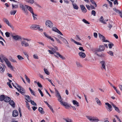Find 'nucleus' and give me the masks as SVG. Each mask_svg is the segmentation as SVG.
Masks as SVG:
<instances>
[{"instance_id":"obj_1","label":"nucleus","mask_w":122,"mask_h":122,"mask_svg":"<svg viewBox=\"0 0 122 122\" xmlns=\"http://www.w3.org/2000/svg\"><path fill=\"white\" fill-rule=\"evenodd\" d=\"M55 89L56 93V96L58 98V101L60 102L61 104L66 106V107H69L70 106L68 105V104L65 102H64L62 101L63 99L61 97L57 90L56 88Z\"/></svg>"},{"instance_id":"obj_2","label":"nucleus","mask_w":122,"mask_h":122,"mask_svg":"<svg viewBox=\"0 0 122 122\" xmlns=\"http://www.w3.org/2000/svg\"><path fill=\"white\" fill-rule=\"evenodd\" d=\"M19 6L20 8L24 11V12L25 13L26 15H27L28 14V12L27 10L25 8H26L25 5L24 6L23 4H19Z\"/></svg>"},{"instance_id":"obj_3","label":"nucleus","mask_w":122,"mask_h":122,"mask_svg":"<svg viewBox=\"0 0 122 122\" xmlns=\"http://www.w3.org/2000/svg\"><path fill=\"white\" fill-rule=\"evenodd\" d=\"M86 117L90 121L92 122H97L99 121L98 119L94 118V117H92L91 116H86Z\"/></svg>"},{"instance_id":"obj_4","label":"nucleus","mask_w":122,"mask_h":122,"mask_svg":"<svg viewBox=\"0 0 122 122\" xmlns=\"http://www.w3.org/2000/svg\"><path fill=\"white\" fill-rule=\"evenodd\" d=\"M86 117L90 121L92 122H97L99 121L98 119L94 118V117H92L91 116H86Z\"/></svg>"},{"instance_id":"obj_5","label":"nucleus","mask_w":122,"mask_h":122,"mask_svg":"<svg viewBox=\"0 0 122 122\" xmlns=\"http://www.w3.org/2000/svg\"><path fill=\"white\" fill-rule=\"evenodd\" d=\"M47 27L51 28L53 26V24L50 20H47L45 23Z\"/></svg>"},{"instance_id":"obj_6","label":"nucleus","mask_w":122,"mask_h":122,"mask_svg":"<svg viewBox=\"0 0 122 122\" xmlns=\"http://www.w3.org/2000/svg\"><path fill=\"white\" fill-rule=\"evenodd\" d=\"M3 59L6 62L8 66L9 67L11 68L12 69V66L11 65L9 61H8V59L6 58L5 57H4L3 58Z\"/></svg>"},{"instance_id":"obj_7","label":"nucleus","mask_w":122,"mask_h":122,"mask_svg":"<svg viewBox=\"0 0 122 122\" xmlns=\"http://www.w3.org/2000/svg\"><path fill=\"white\" fill-rule=\"evenodd\" d=\"M105 48V47L104 46H99V49L96 50V51L98 52H101L104 51V50Z\"/></svg>"},{"instance_id":"obj_8","label":"nucleus","mask_w":122,"mask_h":122,"mask_svg":"<svg viewBox=\"0 0 122 122\" xmlns=\"http://www.w3.org/2000/svg\"><path fill=\"white\" fill-rule=\"evenodd\" d=\"M30 28L32 30H36L39 29V28H40V27L39 25H33L30 26Z\"/></svg>"},{"instance_id":"obj_9","label":"nucleus","mask_w":122,"mask_h":122,"mask_svg":"<svg viewBox=\"0 0 122 122\" xmlns=\"http://www.w3.org/2000/svg\"><path fill=\"white\" fill-rule=\"evenodd\" d=\"M25 6L26 7V8H27L32 14H34V13L33 9L31 7L26 5H25Z\"/></svg>"},{"instance_id":"obj_10","label":"nucleus","mask_w":122,"mask_h":122,"mask_svg":"<svg viewBox=\"0 0 122 122\" xmlns=\"http://www.w3.org/2000/svg\"><path fill=\"white\" fill-rule=\"evenodd\" d=\"M105 104L107 105L108 107V111L110 112L112 110V106L108 102H106L105 103Z\"/></svg>"},{"instance_id":"obj_11","label":"nucleus","mask_w":122,"mask_h":122,"mask_svg":"<svg viewBox=\"0 0 122 122\" xmlns=\"http://www.w3.org/2000/svg\"><path fill=\"white\" fill-rule=\"evenodd\" d=\"M80 7L82 11L83 12L86 13V12L87 10L83 5H81Z\"/></svg>"},{"instance_id":"obj_12","label":"nucleus","mask_w":122,"mask_h":122,"mask_svg":"<svg viewBox=\"0 0 122 122\" xmlns=\"http://www.w3.org/2000/svg\"><path fill=\"white\" fill-rule=\"evenodd\" d=\"M13 38L16 40H18L20 39H21V38L20 36H12Z\"/></svg>"},{"instance_id":"obj_13","label":"nucleus","mask_w":122,"mask_h":122,"mask_svg":"<svg viewBox=\"0 0 122 122\" xmlns=\"http://www.w3.org/2000/svg\"><path fill=\"white\" fill-rule=\"evenodd\" d=\"M21 44L22 46H24L25 47H27L29 46V44L27 42H26L24 41H21Z\"/></svg>"},{"instance_id":"obj_14","label":"nucleus","mask_w":122,"mask_h":122,"mask_svg":"<svg viewBox=\"0 0 122 122\" xmlns=\"http://www.w3.org/2000/svg\"><path fill=\"white\" fill-rule=\"evenodd\" d=\"M79 55L81 58H84L86 56V55L82 51H81L79 53Z\"/></svg>"},{"instance_id":"obj_15","label":"nucleus","mask_w":122,"mask_h":122,"mask_svg":"<svg viewBox=\"0 0 122 122\" xmlns=\"http://www.w3.org/2000/svg\"><path fill=\"white\" fill-rule=\"evenodd\" d=\"M0 72L1 73H2L4 72L5 71V69L4 67L1 64H0Z\"/></svg>"},{"instance_id":"obj_16","label":"nucleus","mask_w":122,"mask_h":122,"mask_svg":"<svg viewBox=\"0 0 122 122\" xmlns=\"http://www.w3.org/2000/svg\"><path fill=\"white\" fill-rule=\"evenodd\" d=\"M18 115V112L16 110H14L13 111L12 115L13 117H16Z\"/></svg>"},{"instance_id":"obj_17","label":"nucleus","mask_w":122,"mask_h":122,"mask_svg":"<svg viewBox=\"0 0 122 122\" xmlns=\"http://www.w3.org/2000/svg\"><path fill=\"white\" fill-rule=\"evenodd\" d=\"M104 20V19L103 17L102 16H101V17L100 19L99 20L101 22V23L104 24H106V22L108 20H106V21H105V20L104 21H103V20Z\"/></svg>"},{"instance_id":"obj_18","label":"nucleus","mask_w":122,"mask_h":122,"mask_svg":"<svg viewBox=\"0 0 122 122\" xmlns=\"http://www.w3.org/2000/svg\"><path fill=\"white\" fill-rule=\"evenodd\" d=\"M15 85L17 86V87L18 88H19V90H20V91H21L22 92H24L25 91L24 89L21 86H19L17 84H16Z\"/></svg>"},{"instance_id":"obj_19","label":"nucleus","mask_w":122,"mask_h":122,"mask_svg":"<svg viewBox=\"0 0 122 122\" xmlns=\"http://www.w3.org/2000/svg\"><path fill=\"white\" fill-rule=\"evenodd\" d=\"M112 107L114 108L115 110L118 113L120 112L118 107H116L115 105L113 104H112Z\"/></svg>"},{"instance_id":"obj_20","label":"nucleus","mask_w":122,"mask_h":122,"mask_svg":"<svg viewBox=\"0 0 122 122\" xmlns=\"http://www.w3.org/2000/svg\"><path fill=\"white\" fill-rule=\"evenodd\" d=\"M56 54L57 56H58L60 58H61L62 60L65 59V58L61 55L58 52H56Z\"/></svg>"},{"instance_id":"obj_21","label":"nucleus","mask_w":122,"mask_h":122,"mask_svg":"<svg viewBox=\"0 0 122 122\" xmlns=\"http://www.w3.org/2000/svg\"><path fill=\"white\" fill-rule=\"evenodd\" d=\"M98 35L99 37L100 38V39L102 40L103 42V41L105 40V37L102 35L101 34L99 33L98 34Z\"/></svg>"},{"instance_id":"obj_22","label":"nucleus","mask_w":122,"mask_h":122,"mask_svg":"<svg viewBox=\"0 0 122 122\" xmlns=\"http://www.w3.org/2000/svg\"><path fill=\"white\" fill-rule=\"evenodd\" d=\"M9 102L10 104L13 107H14L15 106V104L13 100H10Z\"/></svg>"},{"instance_id":"obj_23","label":"nucleus","mask_w":122,"mask_h":122,"mask_svg":"<svg viewBox=\"0 0 122 122\" xmlns=\"http://www.w3.org/2000/svg\"><path fill=\"white\" fill-rule=\"evenodd\" d=\"M100 63L102 65V68L104 69L105 70H106L105 66V62L104 61H101Z\"/></svg>"},{"instance_id":"obj_24","label":"nucleus","mask_w":122,"mask_h":122,"mask_svg":"<svg viewBox=\"0 0 122 122\" xmlns=\"http://www.w3.org/2000/svg\"><path fill=\"white\" fill-rule=\"evenodd\" d=\"M3 20L4 21V22L7 25H8L10 23H9V22L8 20L6 19L5 18H3Z\"/></svg>"},{"instance_id":"obj_25","label":"nucleus","mask_w":122,"mask_h":122,"mask_svg":"<svg viewBox=\"0 0 122 122\" xmlns=\"http://www.w3.org/2000/svg\"><path fill=\"white\" fill-rule=\"evenodd\" d=\"M10 97H5L4 101L6 102H10Z\"/></svg>"},{"instance_id":"obj_26","label":"nucleus","mask_w":122,"mask_h":122,"mask_svg":"<svg viewBox=\"0 0 122 122\" xmlns=\"http://www.w3.org/2000/svg\"><path fill=\"white\" fill-rule=\"evenodd\" d=\"M5 96L4 95H1L0 96V101H2L5 99Z\"/></svg>"},{"instance_id":"obj_27","label":"nucleus","mask_w":122,"mask_h":122,"mask_svg":"<svg viewBox=\"0 0 122 122\" xmlns=\"http://www.w3.org/2000/svg\"><path fill=\"white\" fill-rule=\"evenodd\" d=\"M25 0L26 2L29 3L31 4H32L34 2V0Z\"/></svg>"},{"instance_id":"obj_28","label":"nucleus","mask_w":122,"mask_h":122,"mask_svg":"<svg viewBox=\"0 0 122 122\" xmlns=\"http://www.w3.org/2000/svg\"><path fill=\"white\" fill-rule=\"evenodd\" d=\"M72 102L74 105H76L77 107H78L79 106L78 102H77L76 101L73 100L72 101Z\"/></svg>"},{"instance_id":"obj_29","label":"nucleus","mask_w":122,"mask_h":122,"mask_svg":"<svg viewBox=\"0 0 122 122\" xmlns=\"http://www.w3.org/2000/svg\"><path fill=\"white\" fill-rule=\"evenodd\" d=\"M38 111L41 113L43 114L44 113V112L43 111V109L41 107H39L38 109Z\"/></svg>"},{"instance_id":"obj_30","label":"nucleus","mask_w":122,"mask_h":122,"mask_svg":"<svg viewBox=\"0 0 122 122\" xmlns=\"http://www.w3.org/2000/svg\"><path fill=\"white\" fill-rule=\"evenodd\" d=\"M72 4L74 8L76 9L77 10L78 9V7L76 4L72 3Z\"/></svg>"},{"instance_id":"obj_31","label":"nucleus","mask_w":122,"mask_h":122,"mask_svg":"<svg viewBox=\"0 0 122 122\" xmlns=\"http://www.w3.org/2000/svg\"><path fill=\"white\" fill-rule=\"evenodd\" d=\"M90 1L93 5H94V6L95 7H97V4L94 0H90Z\"/></svg>"},{"instance_id":"obj_32","label":"nucleus","mask_w":122,"mask_h":122,"mask_svg":"<svg viewBox=\"0 0 122 122\" xmlns=\"http://www.w3.org/2000/svg\"><path fill=\"white\" fill-rule=\"evenodd\" d=\"M52 30L54 31L57 32L59 30L56 27H53L52 28Z\"/></svg>"},{"instance_id":"obj_33","label":"nucleus","mask_w":122,"mask_h":122,"mask_svg":"<svg viewBox=\"0 0 122 122\" xmlns=\"http://www.w3.org/2000/svg\"><path fill=\"white\" fill-rule=\"evenodd\" d=\"M44 71L45 73L47 75H49V74L50 73L47 69L44 68Z\"/></svg>"},{"instance_id":"obj_34","label":"nucleus","mask_w":122,"mask_h":122,"mask_svg":"<svg viewBox=\"0 0 122 122\" xmlns=\"http://www.w3.org/2000/svg\"><path fill=\"white\" fill-rule=\"evenodd\" d=\"M17 57L20 60H21L24 59V58L22 56L19 55H18Z\"/></svg>"},{"instance_id":"obj_35","label":"nucleus","mask_w":122,"mask_h":122,"mask_svg":"<svg viewBox=\"0 0 122 122\" xmlns=\"http://www.w3.org/2000/svg\"><path fill=\"white\" fill-rule=\"evenodd\" d=\"M34 14H32L33 17V19L34 20H37V18L35 16H36L37 15L36 14H35L34 13H33Z\"/></svg>"},{"instance_id":"obj_36","label":"nucleus","mask_w":122,"mask_h":122,"mask_svg":"<svg viewBox=\"0 0 122 122\" xmlns=\"http://www.w3.org/2000/svg\"><path fill=\"white\" fill-rule=\"evenodd\" d=\"M30 102L31 104L33 105L36 106L37 105L36 103L34 102L32 100H30Z\"/></svg>"},{"instance_id":"obj_37","label":"nucleus","mask_w":122,"mask_h":122,"mask_svg":"<svg viewBox=\"0 0 122 122\" xmlns=\"http://www.w3.org/2000/svg\"><path fill=\"white\" fill-rule=\"evenodd\" d=\"M25 102H26V107L28 108V109L29 110H30V106L29 103L26 101H25Z\"/></svg>"},{"instance_id":"obj_38","label":"nucleus","mask_w":122,"mask_h":122,"mask_svg":"<svg viewBox=\"0 0 122 122\" xmlns=\"http://www.w3.org/2000/svg\"><path fill=\"white\" fill-rule=\"evenodd\" d=\"M82 21L84 22L85 23L87 24H89L90 23L87 21L86 19H83L82 20Z\"/></svg>"},{"instance_id":"obj_39","label":"nucleus","mask_w":122,"mask_h":122,"mask_svg":"<svg viewBox=\"0 0 122 122\" xmlns=\"http://www.w3.org/2000/svg\"><path fill=\"white\" fill-rule=\"evenodd\" d=\"M17 90L19 92H20L22 95H24L25 94V91L24 92H22L21 91H20V90H19V89H17Z\"/></svg>"},{"instance_id":"obj_40","label":"nucleus","mask_w":122,"mask_h":122,"mask_svg":"<svg viewBox=\"0 0 122 122\" xmlns=\"http://www.w3.org/2000/svg\"><path fill=\"white\" fill-rule=\"evenodd\" d=\"M107 53L110 55L111 56H113V53L111 51H109L108 52H107Z\"/></svg>"},{"instance_id":"obj_41","label":"nucleus","mask_w":122,"mask_h":122,"mask_svg":"<svg viewBox=\"0 0 122 122\" xmlns=\"http://www.w3.org/2000/svg\"><path fill=\"white\" fill-rule=\"evenodd\" d=\"M108 46L110 48H111L112 46H114V44L112 43H110L108 44Z\"/></svg>"},{"instance_id":"obj_42","label":"nucleus","mask_w":122,"mask_h":122,"mask_svg":"<svg viewBox=\"0 0 122 122\" xmlns=\"http://www.w3.org/2000/svg\"><path fill=\"white\" fill-rule=\"evenodd\" d=\"M76 63L77 66L78 67H81V65L80 63L78 62H76Z\"/></svg>"},{"instance_id":"obj_43","label":"nucleus","mask_w":122,"mask_h":122,"mask_svg":"<svg viewBox=\"0 0 122 122\" xmlns=\"http://www.w3.org/2000/svg\"><path fill=\"white\" fill-rule=\"evenodd\" d=\"M8 25L11 28L12 30H14V27L10 23Z\"/></svg>"},{"instance_id":"obj_44","label":"nucleus","mask_w":122,"mask_h":122,"mask_svg":"<svg viewBox=\"0 0 122 122\" xmlns=\"http://www.w3.org/2000/svg\"><path fill=\"white\" fill-rule=\"evenodd\" d=\"M38 90L39 92L41 94V96L43 97L44 96V95L42 91L39 88L38 89Z\"/></svg>"},{"instance_id":"obj_45","label":"nucleus","mask_w":122,"mask_h":122,"mask_svg":"<svg viewBox=\"0 0 122 122\" xmlns=\"http://www.w3.org/2000/svg\"><path fill=\"white\" fill-rule=\"evenodd\" d=\"M16 10H15L13 11H11L10 12V14L11 15H14L16 12Z\"/></svg>"},{"instance_id":"obj_46","label":"nucleus","mask_w":122,"mask_h":122,"mask_svg":"<svg viewBox=\"0 0 122 122\" xmlns=\"http://www.w3.org/2000/svg\"><path fill=\"white\" fill-rule=\"evenodd\" d=\"M46 79H47V80H48L50 82L51 84V85L53 86H55V85H54V84H53V83L52 82V81H51V80H50L49 79L46 78Z\"/></svg>"},{"instance_id":"obj_47","label":"nucleus","mask_w":122,"mask_h":122,"mask_svg":"<svg viewBox=\"0 0 122 122\" xmlns=\"http://www.w3.org/2000/svg\"><path fill=\"white\" fill-rule=\"evenodd\" d=\"M96 52L95 53H94V54H96L98 56H99V57H101L102 56H103V55L102 54H99L98 53H97V51H96Z\"/></svg>"},{"instance_id":"obj_48","label":"nucleus","mask_w":122,"mask_h":122,"mask_svg":"<svg viewBox=\"0 0 122 122\" xmlns=\"http://www.w3.org/2000/svg\"><path fill=\"white\" fill-rule=\"evenodd\" d=\"M96 12L94 10H92L91 12V14L93 15L94 16L96 15Z\"/></svg>"},{"instance_id":"obj_49","label":"nucleus","mask_w":122,"mask_h":122,"mask_svg":"<svg viewBox=\"0 0 122 122\" xmlns=\"http://www.w3.org/2000/svg\"><path fill=\"white\" fill-rule=\"evenodd\" d=\"M6 36L7 37H9L10 36V33L8 32H6L5 33Z\"/></svg>"},{"instance_id":"obj_50","label":"nucleus","mask_w":122,"mask_h":122,"mask_svg":"<svg viewBox=\"0 0 122 122\" xmlns=\"http://www.w3.org/2000/svg\"><path fill=\"white\" fill-rule=\"evenodd\" d=\"M96 102L97 104H98L99 105L101 106V102L100 101L99 99L97 100Z\"/></svg>"},{"instance_id":"obj_51","label":"nucleus","mask_w":122,"mask_h":122,"mask_svg":"<svg viewBox=\"0 0 122 122\" xmlns=\"http://www.w3.org/2000/svg\"><path fill=\"white\" fill-rule=\"evenodd\" d=\"M16 84V83H15V84L13 83H12V84L13 86L17 90V89H19L18 88H17V86H16V85H15Z\"/></svg>"},{"instance_id":"obj_52","label":"nucleus","mask_w":122,"mask_h":122,"mask_svg":"<svg viewBox=\"0 0 122 122\" xmlns=\"http://www.w3.org/2000/svg\"><path fill=\"white\" fill-rule=\"evenodd\" d=\"M52 49L51 51H52V52L54 53H56V52H56V49H54V48H52Z\"/></svg>"},{"instance_id":"obj_53","label":"nucleus","mask_w":122,"mask_h":122,"mask_svg":"<svg viewBox=\"0 0 122 122\" xmlns=\"http://www.w3.org/2000/svg\"><path fill=\"white\" fill-rule=\"evenodd\" d=\"M23 53L26 56V57L28 59V55L27 54V53L25 52H23Z\"/></svg>"},{"instance_id":"obj_54","label":"nucleus","mask_w":122,"mask_h":122,"mask_svg":"<svg viewBox=\"0 0 122 122\" xmlns=\"http://www.w3.org/2000/svg\"><path fill=\"white\" fill-rule=\"evenodd\" d=\"M33 57L34 58L38 59V56L34 54L33 55Z\"/></svg>"},{"instance_id":"obj_55","label":"nucleus","mask_w":122,"mask_h":122,"mask_svg":"<svg viewBox=\"0 0 122 122\" xmlns=\"http://www.w3.org/2000/svg\"><path fill=\"white\" fill-rule=\"evenodd\" d=\"M63 119L66 122H71V120L70 119L65 118H64Z\"/></svg>"},{"instance_id":"obj_56","label":"nucleus","mask_w":122,"mask_h":122,"mask_svg":"<svg viewBox=\"0 0 122 122\" xmlns=\"http://www.w3.org/2000/svg\"><path fill=\"white\" fill-rule=\"evenodd\" d=\"M37 84L38 85V86L40 87H41L42 86V85L39 82H38L37 83Z\"/></svg>"},{"instance_id":"obj_57","label":"nucleus","mask_w":122,"mask_h":122,"mask_svg":"<svg viewBox=\"0 0 122 122\" xmlns=\"http://www.w3.org/2000/svg\"><path fill=\"white\" fill-rule=\"evenodd\" d=\"M7 84L9 86V87L10 88H12V87L11 86L10 83L7 82Z\"/></svg>"},{"instance_id":"obj_58","label":"nucleus","mask_w":122,"mask_h":122,"mask_svg":"<svg viewBox=\"0 0 122 122\" xmlns=\"http://www.w3.org/2000/svg\"><path fill=\"white\" fill-rule=\"evenodd\" d=\"M86 7H87V9L88 10H91V8L89 6V5H86Z\"/></svg>"},{"instance_id":"obj_59","label":"nucleus","mask_w":122,"mask_h":122,"mask_svg":"<svg viewBox=\"0 0 122 122\" xmlns=\"http://www.w3.org/2000/svg\"><path fill=\"white\" fill-rule=\"evenodd\" d=\"M79 49L81 51H85V50L83 49V47H80Z\"/></svg>"},{"instance_id":"obj_60","label":"nucleus","mask_w":122,"mask_h":122,"mask_svg":"<svg viewBox=\"0 0 122 122\" xmlns=\"http://www.w3.org/2000/svg\"><path fill=\"white\" fill-rule=\"evenodd\" d=\"M44 36H45V37H46L47 38H48L50 36H48L47 35L46 32H44Z\"/></svg>"},{"instance_id":"obj_61","label":"nucleus","mask_w":122,"mask_h":122,"mask_svg":"<svg viewBox=\"0 0 122 122\" xmlns=\"http://www.w3.org/2000/svg\"><path fill=\"white\" fill-rule=\"evenodd\" d=\"M55 38L56 40V41L58 42V43H60V44L62 43L59 40V39H58L56 37H55Z\"/></svg>"},{"instance_id":"obj_62","label":"nucleus","mask_w":122,"mask_h":122,"mask_svg":"<svg viewBox=\"0 0 122 122\" xmlns=\"http://www.w3.org/2000/svg\"><path fill=\"white\" fill-rule=\"evenodd\" d=\"M44 102L46 104L48 107H51V106L47 102L45 101H44Z\"/></svg>"},{"instance_id":"obj_63","label":"nucleus","mask_w":122,"mask_h":122,"mask_svg":"<svg viewBox=\"0 0 122 122\" xmlns=\"http://www.w3.org/2000/svg\"><path fill=\"white\" fill-rule=\"evenodd\" d=\"M115 91L118 94L121 95V93L117 89Z\"/></svg>"},{"instance_id":"obj_64","label":"nucleus","mask_w":122,"mask_h":122,"mask_svg":"<svg viewBox=\"0 0 122 122\" xmlns=\"http://www.w3.org/2000/svg\"><path fill=\"white\" fill-rule=\"evenodd\" d=\"M61 40L64 43L66 40V39L63 38H62Z\"/></svg>"}]
</instances>
